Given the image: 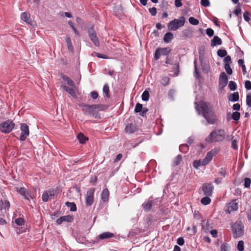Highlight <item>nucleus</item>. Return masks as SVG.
<instances>
[{
    "instance_id": "obj_58",
    "label": "nucleus",
    "mask_w": 251,
    "mask_h": 251,
    "mask_svg": "<svg viewBox=\"0 0 251 251\" xmlns=\"http://www.w3.org/2000/svg\"><path fill=\"white\" fill-rule=\"evenodd\" d=\"M219 175L224 177L226 175V172L224 169L222 168L219 172Z\"/></svg>"
},
{
    "instance_id": "obj_33",
    "label": "nucleus",
    "mask_w": 251,
    "mask_h": 251,
    "mask_svg": "<svg viewBox=\"0 0 251 251\" xmlns=\"http://www.w3.org/2000/svg\"><path fill=\"white\" fill-rule=\"evenodd\" d=\"M103 93H104L107 98L110 97L109 95V87L107 84H105L103 87Z\"/></svg>"
},
{
    "instance_id": "obj_51",
    "label": "nucleus",
    "mask_w": 251,
    "mask_h": 251,
    "mask_svg": "<svg viewBox=\"0 0 251 251\" xmlns=\"http://www.w3.org/2000/svg\"><path fill=\"white\" fill-rule=\"evenodd\" d=\"M94 54H96V55L99 58H103V59L108 58V57L105 54H101L100 53L94 52L92 54V55H94Z\"/></svg>"
},
{
    "instance_id": "obj_43",
    "label": "nucleus",
    "mask_w": 251,
    "mask_h": 251,
    "mask_svg": "<svg viewBox=\"0 0 251 251\" xmlns=\"http://www.w3.org/2000/svg\"><path fill=\"white\" fill-rule=\"evenodd\" d=\"M47 192L49 195V196L50 197V200L53 199L56 196V191L54 190H49L47 191Z\"/></svg>"
},
{
    "instance_id": "obj_13",
    "label": "nucleus",
    "mask_w": 251,
    "mask_h": 251,
    "mask_svg": "<svg viewBox=\"0 0 251 251\" xmlns=\"http://www.w3.org/2000/svg\"><path fill=\"white\" fill-rule=\"evenodd\" d=\"M227 76L225 73L223 72L221 74L219 78V86L221 89L224 88L227 83Z\"/></svg>"
},
{
    "instance_id": "obj_32",
    "label": "nucleus",
    "mask_w": 251,
    "mask_h": 251,
    "mask_svg": "<svg viewBox=\"0 0 251 251\" xmlns=\"http://www.w3.org/2000/svg\"><path fill=\"white\" fill-rule=\"evenodd\" d=\"M201 202L203 205H206L210 203L211 199L209 198V196H206L201 199Z\"/></svg>"
},
{
    "instance_id": "obj_28",
    "label": "nucleus",
    "mask_w": 251,
    "mask_h": 251,
    "mask_svg": "<svg viewBox=\"0 0 251 251\" xmlns=\"http://www.w3.org/2000/svg\"><path fill=\"white\" fill-rule=\"evenodd\" d=\"M66 205L69 207L71 211H75L76 210V206L74 202H66Z\"/></svg>"
},
{
    "instance_id": "obj_37",
    "label": "nucleus",
    "mask_w": 251,
    "mask_h": 251,
    "mask_svg": "<svg viewBox=\"0 0 251 251\" xmlns=\"http://www.w3.org/2000/svg\"><path fill=\"white\" fill-rule=\"evenodd\" d=\"M217 55L220 57H224L227 55V51L225 50L220 49L217 51Z\"/></svg>"
},
{
    "instance_id": "obj_17",
    "label": "nucleus",
    "mask_w": 251,
    "mask_h": 251,
    "mask_svg": "<svg viewBox=\"0 0 251 251\" xmlns=\"http://www.w3.org/2000/svg\"><path fill=\"white\" fill-rule=\"evenodd\" d=\"M136 130L137 127L136 125L132 123L127 124L125 128L126 132L129 134L133 133Z\"/></svg>"
},
{
    "instance_id": "obj_44",
    "label": "nucleus",
    "mask_w": 251,
    "mask_h": 251,
    "mask_svg": "<svg viewBox=\"0 0 251 251\" xmlns=\"http://www.w3.org/2000/svg\"><path fill=\"white\" fill-rule=\"evenodd\" d=\"M143 109V105L140 103H137L135 105L134 111L135 113L141 112Z\"/></svg>"
},
{
    "instance_id": "obj_14",
    "label": "nucleus",
    "mask_w": 251,
    "mask_h": 251,
    "mask_svg": "<svg viewBox=\"0 0 251 251\" xmlns=\"http://www.w3.org/2000/svg\"><path fill=\"white\" fill-rule=\"evenodd\" d=\"M17 191L22 195L25 199L29 200V198H32L30 194L28 191L24 187L16 188Z\"/></svg>"
},
{
    "instance_id": "obj_19",
    "label": "nucleus",
    "mask_w": 251,
    "mask_h": 251,
    "mask_svg": "<svg viewBox=\"0 0 251 251\" xmlns=\"http://www.w3.org/2000/svg\"><path fill=\"white\" fill-rule=\"evenodd\" d=\"M109 196V192L107 188L103 190L101 194V199L103 202H107L108 201Z\"/></svg>"
},
{
    "instance_id": "obj_26",
    "label": "nucleus",
    "mask_w": 251,
    "mask_h": 251,
    "mask_svg": "<svg viewBox=\"0 0 251 251\" xmlns=\"http://www.w3.org/2000/svg\"><path fill=\"white\" fill-rule=\"evenodd\" d=\"M173 38V34L171 32L166 33L163 38L164 42L166 43H169L171 40Z\"/></svg>"
},
{
    "instance_id": "obj_48",
    "label": "nucleus",
    "mask_w": 251,
    "mask_h": 251,
    "mask_svg": "<svg viewBox=\"0 0 251 251\" xmlns=\"http://www.w3.org/2000/svg\"><path fill=\"white\" fill-rule=\"evenodd\" d=\"M161 55H162L161 54V52L159 50V48H157L155 50V53H154V59L156 60H158L159 59V58H160Z\"/></svg>"
},
{
    "instance_id": "obj_7",
    "label": "nucleus",
    "mask_w": 251,
    "mask_h": 251,
    "mask_svg": "<svg viewBox=\"0 0 251 251\" xmlns=\"http://www.w3.org/2000/svg\"><path fill=\"white\" fill-rule=\"evenodd\" d=\"M218 152V150L214 148L208 151L204 159H202L203 166L208 164L212 159L213 157L216 155Z\"/></svg>"
},
{
    "instance_id": "obj_22",
    "label": "nucleus",
    "mask_w": 251,
    "mask_h": 251,
    "mask_svg": "<svg viewBox=\"0 0 251 251\" xmlns=\"http://www.w3.org/2000/svg\"><path fill=\"white\" fill-rule=\"evenodd\" d=\"M62 88L67 92H68L70 95H71L73 97L76 98V95L74 91V90L72 88H70L66 85L62 86Z\"/></svg>"
},
{
    "instance_id": "obj_49",
    "label": "nucleus",
    "mask_w": 251,
    "mask_h": 251,
    "mask_svg": "<svg viewBox=\"0 0 251 251\" xmlns=\"http://www.w3.org/2000/svg\"><path fill=\"white\" fill-rule=\"evenodd\" d=\"M246 102L247 106L251 107V94L247 95Z\"/></svg>"
},
{
    "instance_id": "obj_62",
    "label": "nucleus",
    "mask_w": 251,
    "mask_h": 251,
    "mask_svg": "<svg viewBox=\"0 0 251 251\" xmlns=\"http://www.w3.org/2000/svg\"><path fill=\"white\" fill-rule=\"evenodd\" d=\"M91 96L92 99H97L98 97V93L96 91H93L91 93Z\"/></svg>"
},
{
    "instance_id": "obj_16",
    "label": "nucleus",
    "mask_w": 251,
    "mask_h": 251,
    "mask_svg": "<svg viewBox=\"0 0 251 251\" xmlns=\"http://www.w3.org/2000/svg\"><path fill=\"white\" fill-rule=\"evenodd\" d=\"M73 220V218L70 215H66L60 217L57 219L56 222L58 225H61L63 222H71Z\"/></svg>"
},
{
    "instance_id": "obj_50",
    "label": "nucleus",
    "mask_w": 251,
    "mask_h": 251,
    "mask_svg": "<svg viewBox=\"0 0 251 251\" xmlns=\"http://www.w3.org/2000/svg\"><path fill=\"white\" fill-rule=\"evenodd\" d=\"M201 4L203 6L208 7L210 5V2L209 0H201Z\"/></svg>"
},
{
    "instance_id": "obj_25",
    "label": "nucleus",
    "mask_w": 251,
    "mask_h": 251,
    "mask_svg": "<svg viewBox=\"0 0 251 251\" xmlns=\"http://www.w3.org/2000/svg\"><path fill=\"white\" fill-rule=\"evenodd\" d=\"M152 201L150 200L143 203L142 206L144 209L146 211H150L152 207Z\"/></svg>"
},
{
    "instance_id": "obj_64",
    "label": "nucleus",
    "mask_w": 251,
    "mask_h": 251,
    "mask_svg": "<svg viewBox=\"0 0 251 251\" xmlns=\"http://www.w3.org/2000/svg\"><path fill=\"white\" fill-rule=\"evenodd\" d=\"M232 108L234 110H236V111L239 110L240 108V105L239 103L234 104L232 106Z\"/></svg>"
},
{
    "instance_id": "obj_5",
    "label": "nucleus",
    "mask_w": 251,
    "mask_h": 251,
    "mask_svg": "<svg viewBox=\"0 0 251 251\" xmlns=\"http://www.w3.org/2000/svg\"><path fill=\"white\" fill-rule=\"evenodd\" d=\"M233 236L234 238L241 237L244 234L243 226L241 222H237L231 226Z\"/></svg>"
},
{
    "instance_id": "obj_38",
    "label": "nucleus",
    "mask_w": 251,
    "mask_h": 251,
    "mask_svg": "<svg viewBox=\"0 0 251 251\" xmlns=\"http://www.w3.org/2000/svg\"><path fill=\"white\" fill-rule=\"evenodd\" d=\"M15 222L17 226H23L25 225V221L23 218H18L15 219Z\"/></svg>"
},
{
    "instance_id": "obj_23",
    "label": "nucleus",
    "mask_w": 251,
    "mask_h": 251,
    "mask_svg": "<svg viewBox=\"0 0 251 251\" xmlns=\"http://www.w3.org/2000/svg\"><path fill=\"white\" fill-rule=\"evenodd\" d=\"M61 77L63 80L65 81L70 86L73 87L75 86L73 81L67 75H64V74H61Z\"/></svg>"
},
{
    "instance_id": "obj_57",
    "label": "nucleus",
    "mask_w": 251,
    "mask_h": 251,
    "mask_svg": "<svg viewBox=\"0 0 251 251\" xmlns=\"http://www.w3.org/2000/svg\"><path fill=\"white\" fill-rule=\"evenodd\" d=\"M169 81V78L168 77H163L162 79V83L164 85H167Z\"/></svg>"
},
{
    "instance_id": "obj_3",
    "label": "nucleus",
    "mask_w": 251,
    "mask_h": 251,
    "mask_svg": "<svg viewBox=\"0 0 251 251\" xmlns=\"http://www.w3.org/2000/svg\"><path fill=\"white\" fill-rule=\"evenodd\" d=\"M225 137V132L224 130L212 131L209 136L206 138L205 141L208 143L212 142H220L223 141Z\"/></svg>"
},
{
    "instance_id": "obj_35",
    "label": "nucleus",
    "mask_w": 251,
    "mask_h": 251,
    "mask_svg": "<svg viewBox=\"0 0 251 251\" xmlns=\"http://www.w3.org/2000/svg\"><path fill=\"white\" fill-rule=\"evenodd\" d=\"M66 43L67 45L68 50L71 51H73L74 48H73V46L71 39L69 37H67L66 39Z\"/></svg>"
},
{
    "instance_id": "obj_45",
    "label": "nucleus",
    "mask_w": 251,
    "mask_h": 251,
    "mask_svg": "<svg viewBox=\"0 0 251 251\" xmlns=\"http://www.w3.org/2000/svg\"><path fill=\"white\" fill-rule=\"evenodd\" d=\"M244 242L239 241L237 245V249L239 251H243L244 250Z\"/></svg>"
},
{
    "instance_id": "obj_24",
    "label": "nucleus",
    "mask_w": 251,
    "mask_h": 251,
    "mask_svg": "<svg viewBox=\"0 0 251 251\" xmlns=\"http://www.w3.org/2000/svg\"><path fill=\"white\" fill-rule=\"evenodd\" d=\"M114 236V234L112 233L109 232H105L101 233L99 235V238L100 239H106L112 238Z\"/></svg>"
},
{
    "instance_id": "obj_56",
    "label": "nucleus",
    "mask_w": 251,
    "mask_h": 251,
    "mask_svg": "<svg viewBox=\"0 0 251 251\" xmlns=\"http://www.w3.org/2000/svg\"><path fill=\"white\" fill-rule=\"evenodd\" d=\"M149 12L152 16H154L156 14V8L155 7L150 8Z\"/></svg>"
},
{
    "instance_id": "obj_59",
    "label": "nucleus",
    "mask_w": 251,
    "mask_h": 251,
    "mask_svg": "<svg viewBox=\"0 0 251 251\" xmlns=\"http://www.w3.org/2000/svg\"><path fill=\"white\" fill-rule=\"evenodd\" d=\"M177 243L180 246L183 245L184 244V239L182 237L178 238L177 240Z\"/></svg>"
},
{
    "instance_id": "obj_63",
    "label": "nucleus",
    "mask_w": 251,
    "mask_h": 251,
    "mask_svg": "<svg viewBox=\"0 0 251 251\" xmlns=\"http://www.w3.org/2000/svg\"><path fill=\"white\" fill-rule=\"evenodd\" d=\"M210 234L212 236V237L216 238L218 236V232L217 230L213 229L210 231Z\"/></svg>"
},
{
    "instance_id": "obj_54",
    "label": "nucleus",
    "mask_w": 251,
    "mask_h": 251,
    "mask_svg": "<svg viewBox=\"0 0 251 251\" xmlns=\"http://www.w3.org/2000/svg\"><path fill=\"white\" fill-rule=\"evenodd\" d=\"M206 33L209 37H211L214 34V30L211 28H207L206 30Z\"/></svg>"
},
{
    "instance_id": "obj_42",
    "label": "nucleus",
    "mask_w": 251,
    "mask_h": 251,
    "mask_svg": "<svg viewBox=\"0 0 251 251\" xmlns=\"http://www.w3.org/2000/svg\"><path fill=\"white\" fill-rule=\"evenodd\" d=\"M149 93L148 91H145L142 95V99L144 101H148L149 99Z\"/></svg>"
},
{
    "instance_id": "obj_31",
    "label": "nucleus",
    "mask_w": 251,
    "mask_h": 251,
    "mask_svg": "<svg viewBox=\"0 0 251 251\" xmlns=\"http://www.w3.org/2000/svg\"><path fill=\"white\" fill-rule=\"evenodd\" d=\"M193 167L196 169H198L201 166H203L202 163V160H196L193 161Z\"/></svg>"
},
{
    "instance_id": "obj_46",
    "label": "nucleus",
    "mask_w": 251,
    "mask_h": 251,
    "mask_svg": "<svg viewBox=\"0 0 251 251\" xmlns=\"http://www.w3.org/2000/svg\"><path fill=\"white\" fill-rule=\"evenodd\" d=\"M251 184V179L250 178L246 177L244 179V187L249 188Z\"/></svg>"
},
{
    "instance_id": "obj_10",
    "label": "nucleus",
    "mask_w": 251,
    "mask_h": 251,
    "mask_svg": "<svg viewBox=\"0 0 251 251\" xmlns=\"http://www.w3.org/2000/svg\"><path fill=\"white\" fill-rule=\"evenodd\" d=\"M214 186L211 183H205L202 185V191L204 195L207 196H210L212 194Z\"/></svg>"
},
{
    "instance_id": "obj_34",
    "label": "nucleus",
    "mask_w": 251,
    "mask_h": 251,
    "mask_svg": "<svg viewBox=\"0 0 251 251\" xmlns=\"http://www.w3.org/2000/svg\"><path fill=\"white\" fill-rule=\"evenodd\" d=\"M0 202L2 203V209L4 208L7 210H9L10 208V202L7 200H5L4 201H0Z\"/></svg>"
},
{
    "instance_id": "obj_47",
    "label": "nucleus",
    "mask_w": 251,
    "mask_h": 251,
    "mask_svg": "<svg viewBox=\"0 0 251 251\" xmlns=\"http://www.w3.org/2000/svg\"><path fill=\"white\" fill-rule=\"evenodd\" d=\"M225 69L226 72V73L228 75H231L232 73V70L230 67V66L229 64L226 63L225 65Z\"/></svg>"
},
{
    "instance_id": "obj_61",
    "label": "nucleus",
    "mask_w": 251,
    "mask_h": 251,
    "mask_svg": "<svg viewBox=\"0 0 251 251\" xmlns=\"http://www.w3.org/2000/svg\"><path fill=\"white\" fill-rule=\"evenodd\" d=\"M182 0H175V4L176 7H180L182 5Z\"/></svg>"
},
{
    "instance_id": "obj_11",
    "label": "nucleus",
    "mask_w": 251,
    "mask_h": 251,
    "mask_svg": "<svg viewBox=\"0 0 251 251\" xmlns=\"http://www.w3.org/2000/svg\"><path fill=\"white\" fill-rule=\"evenodd\" d=\"M94 192V188L91 189L87 192V197L86 198V205L87 206H90L93 203Z\"/></svg>"
},
{
    "instance_id": "obj_39",
    "label": "nucleus",
    "mask_w": 251,
    "mask_h": 251,
    "mask_svg": "<svg viewBox=\"0 0 251 251\" xmlns=\"http://www.w3.org/2000/svg\"><path fill=\"white\" fill-rule=\"evenodd\" d=\"M42 201L44 202H47L48 201L49 199H50V197L47 192V191H44L42 194Z\"/></svg>"
},
{
    "instance_id": "obj_6",
    "label": "nucleus",
    "mask_w": 251,
    "mask_h": 251,
    "mask_svg": "<svg viewBox=\"0 0 251 251\" xmlns=\"http://www.w3.org/2000/svg\"><path fill=\"white\" fill-rule=\"evenodd\" d=\"M15 124L10 120H8L0 124V130L5 133L10 132L14 128Z\"/></svg>"
},
{
    "instance_id": "obj_8",
    "label": "nucleus",
    "mask_w": 251,
    "mask_h": 251,
    "mask_svg": "<svg viewBox=\"0 0 251 251\" xmlns=\"http://www.w3.org/2000/svg\"><path fill=\"white\" fill-rule=\"evenodd\" d=\"M20 129L21 130L20 140L21 141H24L29 135V128L26 124H22L21 125Z\"/></svg>"
},
{
    "instance_id": "obj_36",
    "label": "nucleus",
    "mask_w": 251,
    "mask_h": 251,
    "mask_svg": "<svg viewBox=\"0 0 251 251\" xmlns=\"http://www.w3.org/2000/svg\"><path fill=\"white\" fill-rule=\"evenodd\" d=\"M182 161V157L181 155H178L176 156V157L175 158L173 161V164L174 166H177L180 164L181 161Z\"/></svg>"
},
{
    "instance_id": "obj_9",
    "label": "nucleus",
    "mask_w": 251,
    "mask_h": 251,
    "mask_svg": "<svg viewBox=\"0 0 251 251\" xmlns=\"http://www.w3.org/2000/svg\"><path fill=\"white\" fill-rule=\"evenodd\" d=\"M88 35L90 40L97 47L100 46L99 40L97 36L96 32L94 31L93 27L90 28L88 30Z\"/></svg>"
},
{
    "instance_id": "obj_4",
    "label": "nucleus",
    "mask_w": 251,
    "mask_h": 251,
    "mask_svg": "<svg viewBox=\"0 0 251 251\" xmlns=\"http://www.w3.org/2000/svg\"><path fill=\"white\" fill-rule=\"evenodd\" d=\"M185 18L181 16L178 19H174L170 22L168 25V27L170 30H176L180 27L184 25Z\"/></svg>"
},
{
    "instance_id": "obj_60",
    "label": "nucleus",
    "mask_w": 251,
    "mask_h": 251,
    "mask_svg": "<svg viewBox=\"0 0 251 251\" xmlns=\"http://www.w3.org/2000/svg\"><path fill=\"white\" fill-rule=\"evenodd\" d=\"M231 57L230 56H228H228L226 55L225 57V58L224 59V62H225L226 63L229 64L231 62Z\"/></svg>"
},
{
    "instance_id": "obj_1",
    "label": "nucleus",
    "mask_w": 251,
    "mask_h": 251,
    "mask_svg": "<svg viewBox=\"0 0 251 251\" xmlns=\"http://www.w3.org/2000/svg\"><path fill=\"white\" fill-rule=\"evenodd\" d=\"M195 108L199 115L201 112L200 108L201 109L202 115L208 124H214L216 122L215 115L212 110L210 103L201 101L199 104L195 102Z\"/></svg>"
},
{
    "instance_id": "obj_52",
    "label": "nucleus",
    "mask_w": 251,
    "mask_h": 251,
    "mask_svg": "<svg viewBox=\"0 0 251 251\" xmlns=\"http://www.w3.org/2000/svg\"><path fill=\"white\" fill-rule=\"evenodd\" d=\"M243 17L246 21L249 22L250 20V13L248 11H245L243 14Z\"/></svg>"
},
{
    "instance_id": "obj_55",
    "label": "nucleus",
    "mask_w": 251,
    "mask_h": 251,
    "mask_svg": "<svg viewBox=\"0 0 251 251\" xmlns=\"http://www.w3.org/2000/svg\"><path fill=\"white\" fill-rule=\"evenodd\" d=\"M245 86L247 90H251V82L250 80H247L245 83Z\"/></svg>"
},
{
    "instance_id": "obj_12",
    "label": "nucleus",
    "mask_w": 251,
    "mask_h": 251,
    "mask_svg": "<svg viewBox=\"0 0 251 251\" xmlns=\"http://www.w3.org/2000/svg\"><path fill=\"white\" fill-rule=\"evenodd\" d=\"M237 209L238 203L234 200L228 203L226 206L225 211L226 213L230 214L232 211H236Z\"/></svg>"
},
{
    "instance_id": "obj_18",
    "label": "nucleus",
    "mask_w": 251,
    "mask_h": 251,
    "mask_svg": "<svg viewBox=\"0 0 251 251\" xmlns=\"http://www.w3.org/2000/svg\"><path fill=\"white\" fill-rule=\"evenodd\" d=\"M21 18L23 21L25 22L26 24L31 25L32 22V20L30 18V15L28 14L27 13H22L21 15Z\"/></svg>"
},
{
    "instance_id": "obj_21",
    "label": "nucleus",
    "mask_w": 251,
    "mask_h": 251,
    "mask_svg": "<svg viewBox=\"0 0 251 251\" xmlns=\"http://www.w3.org/2000/svg\"><path fill=\"white\" fill-rule=\"evenodd\" d=\"M222 44V41L220 38L217 36H214L211 41V46L214 47L217 45H221Z\"/></svg>"
},
{
    "instance_id": "obj_53",
    "label": "nucleus",
    "mask_w": 251,
    "mask_h": 251,
    "mask_svg": "<svg viewBox=\"0 0 251 251\" xmlns=\"http://www.w3.org/2000/svg\"><path fill=\"white\" fill-rule=\"evenodd\" d=\"M241 13V9L240 7L238 5L236 7V8L234 10V14L237 16H239V15H240Z\"/></svg>"
},
{
    "instance_id": "obj_29",
    "label": "nucleus",
    "mask_w": 251,
    "mask_h": 251,
    "mask_svg": "<svg viewBox=\"0 0 251 251\" xmlns=\"http://www.w3.org/2000/svg\"><path fill=\"white\" fill-rule=\"evenodd\" d=\"M77 138L81 144L84 143L85 141L88 140V139L81 133H80L77 135Z\"/></svg>"
},
{
    "instance_id": "obj_15",
    "label": "nucleus",
    "mask_w": 251,
    "mask_h": 251,
    "mask_svg": "<svg viewBox=\"0 0 251 251\" xmlns=\"http://www.w3.org/2000/svg\"><path fill=\"white\" fill-rule=\"evenodd\" d=\"M240 118V113L237 111L234 112L232 114L228 113L226 115V120L228 121L231 119H232L235 121H238Z\"/></svg>"
},
{
    "instance_id": "obj_27",
    "label": "nucleus",
    "mask_w": 251,
    "mask_h": 251,
    "mask_svg": "<svg viewBox=\"0 0 251 251\" xmlns=\"http://www.w3.org/2000/svg\"><path fill=\"white\" fill-rule=\"evenodd\" d=\"M159 49L162 55H167L169 54L171 51V50L168 47L163 48H159Z\"/></svg>"
},
{
    "instance_id": "obj_20",
    "label": "nucleus",
    "mask_w": 251,
    "mask_h": 251,
    "mask_svg": "<svg viewBox=\"0 0 251 251\" xmlns=\"http://www.w3.org/2000/svg\"><path fill=\"white\" fill-rule=\"evenodd\" d=\"M239 100V95L238 92H234L229 95L228 97V100L229 101L235 102L238 101Z\"/></svg>"
},
{
    "instance_id": "obj_41",
    "label": "nucleus",
    "mask_w": 251,
    "mask_h": 251,
    "mask_svg": "<svg viewBox=\"0 0 251 251\" xmlns=\"http://www.w3.org/2000/svg\"><path fill=\"white\" fill-rule=\"evenodd\" d=\"M228 87L231 91H234L237 89L236 83L233 81H230L228 84Z\"/></svg>"
},
{
    "instance_id": "obj_40",
    "label": "nucleus",
    "mask_w": 251,
    "mask_h": 251,
    "mask_svg": "<svg viewBox=\"0 0 251 251\" xmlns=\"http://www.w3.org/2000/svg\"><path fill=\"white\" fill-rule=\"evenodd\" d=\"M189 22L191 25H197L199 24V20L193 17H191L189 18Z\"/></svg>"
},
{
    "instance_id": "obj_2",
    "label": "nucleus",
    "mask_w": 251,
    "mask_h": 251,
    "mask_svg": "<svg viewBox=\"0 0 251 251\" xmlns=\"http://www.w3.org/2000/svg\"><path fill=\"white\" fill-rule=\"evenodd\" d=\"M81 106L82 110L85 115L92 116L95 118H98L99 111L103 109V105L101 104H82Z\"/></svg>"
},
{
    "instance_id": "obj_30",
    "label": "nucleus",
    "mask_w": 251,
    "mask_h": 251,
    "mask_svg": "<svg viewBox=\"0 0 251 251\" xmlns=\"http://www.w3.org/2000/svg\"><path fill=\"white\" fill-rule=\"evenodd\" d=\"M189 150V146L187 144H182L179 146V151L183 153L187 152Z\"/></svg>"
}]
</instances>
